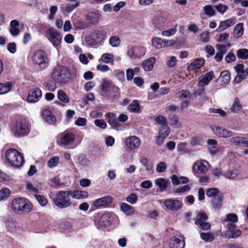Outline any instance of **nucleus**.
I'll return each mask as SVG.
<instances>
[{
  "label": "nucleus",
  "instance_id": "obj_19",
  "mask_svg": "<svg viewBox=\"0 0 248 248\" xmlns=\"http://www.w3.org/2000/svg\"><path fill=\"white\" fill-rule=\"evenodd\" d=\"M244 65L243 64H237L234 69L237 72V75L234 78V81L236 83H240L247 76L244 72Z\"/></svg>",
  "mask_w": 248,
  "mask_h": 248
},
{
  "label": "nucleus",
  "instance_id": "obj_51",
  "mask_svg": "<svg viewBox=\"0 0 248 248\" xmlns=\"http://www.w3.org/2000/svg\"><path fill=\"white\" fill-rule=\"evenodd\" d=\"M223 175L227 179H234L237 177L238 173L236 170H228Z\"/></svg>",
  "mask_w": 248,
  "mask_h": 248
},
{
  "label": "nucleus",
  "instance_id": "obj_27",
  "mask_svg": "<svg viewBox=\"0 0 248 248\" xmlns=\"http://www.w3.org/2000/svg\"><path fill=\"white\" fill-rule=\"evenodd\" d=\"M155 61L156 59L155 57H150L142 62V66L145 71H150L153 68Z\"/></svg>",
  "mask_w": 248,
  "mask_h": 248
},
{
  "label": "nucleus",
  "instance_id": "obj_49",
  "mask_svg": "<svg viewBox=\"0 0 248 248\" xmlns=\"http://www.w3.org/2000/svg\"><path fill=\"white\" fill-rule=\"evenodd\" d=\"M128 109L133 112H139L140 109V107L138 101L135 100H134L132 103L129 106Z\"/></svg>",
  "mask_w": 248,
  "mask_h": 248
},
{
  "label": "nucleus",
  "instance_id": "obj_44",
  "mask_svg": "<svg viewBox=\"0 0 248 248\" xmlns=\"http://www.w3.org/2000/svg\"><path fill=\"white\" fill-rule=\"evenodd\" d=\"M57 97L60 101L64 103H68L69 102V98L68 95L62 90L58 91L57 93Z\"/></svg>",
  "mask_w": 248,
  "mask_h": 248
},
{
  "label": "nucleus",
  "instance_id": "obj_40",
  "mask_svg": "<svg viewBox=\"0 0 248 248\" xmlns=\"http://www.w3.org/2000/svg\"><path fill=\"white\" fill-rule=\"evenodd\" d=\"M200 236L201 239L206 242H212L215 239L214 233L210 232H202Z\"/></svg>",
  "mask_w": 248,
  "mask_h": 248
},
{
  "label": "nucleus",
  "instance_id": "obj_36",
  "mask_svg": "<svg viewBox=\"0 0 248 248\" xmlns=\"http://www.w3.org/2000/svg\"><path fill=\"white\" fill-rule=\"evenodd\" d=\"M42 116L46 121L49 123L53 124L55 120L54 116L52 115L51 112L48 109H44L42 111Z\"/></svg>",
  "mask_w": 248,
  "mask_h": 248
},
{
  "label": "nucleus",
  "instance_id": "obj_22",
  "mask_svg": "<svg viewBox=\"0 0 248 248\" xmlns=\"http://www.w3.org/2000/svg\"><path fill=\"white\" fill-rule=\"evenodd\" d=\"M184 240L183 237H172L170 240V248H184L185 247Z\"/></svg>",
  "mask_w": 248,
  "mask_h": 248
},
{
  "label": "nucleus",
  "instance_id": "obj_38",
  "mask_svg": "<svg viewBox=\"0 0 248 248\" xmlns=\"http://www.w3.org/2000/svg\"><path fill=\"white\" fill-rule=\"evenodd\" d=\"M12 84L10 82L0 83V94L9 93L12 89Z\"/></svg>",
  "mask_w": 248,
  "mask_h": 248
},
{
  "label": "nucleus",
  "instance_id": "obj_57",
  "mask_svg": "<svg viewBox=\"0 0 248 248\" xmlns=\"http://www.w3.org/2000/svg\"><path fill=\"white\" fill-rule=\"evenodd\" d=\"M231 46L230 43H228L227 45H219L218 44L216 46V48L218 50V52L222 53V54H225L228 50V48Z\"/></svg>",
  "mask_w": 248,
  "mask_h": 248
},
{
  "label": "nucleus",
  "instance_id": "obj_55",
  "mask_svg": "<svg viewBox=\"0 0 248 248\" xmlns=\"http://www.w3.org/2000/svg\"><path fill=\"white\" fill-rule=\"evenodd\" d=\"M155 121L158 124L161 125L160 128H162L163 127H166L168 128H170L167 125V119L162 115H159L155 118Z\"/></svg>",
  "mask_w": 248,
  "mask_h": 248
},
{
  "label": "nucleus",
  "instance_id": "obj_25",
  "mask_svg": "<svg viewBox=\"0 0 248 248\" xmlns=\"http://www.w3.org/2000/svg\"><path fill=\"white\" fill-rule=\"evenodd\" d=\"M80 5V2L79 1H77L74 4L69 3L62 5L61 10L63 14H70L75 9L79 7Z\"/></svg>",
  "mask_w": 248,
  "mask_h": 248
},
{
  "label": "nucleus",
  "instance_id": "obj_8",
  "mask_svg": "<svg viewBox=\"0 0 248 248\" xmlns=\"http://www.w3.org/2000/svg\"><path fill=\"white\" fill-rule=\"evenodd\" d=\"M13 131L16 136H23L29 132L28 124L24 120L17 121Z\"/></svg>",
  "mask_w": 248,
  "mask_h": 248
},
{
  "label": "nucleus",
  "instance_id": "obj_15",
  "mask_svg": "<svg viewBox=\"0 0 248 248\" xmlns=\"http://www.w3.org/2000/svg\"><path fill=\"white\" fill-rule=\"evenodd\" d=\"M125 144L130 149L135 150L140 146V139L136 136H130L126 139Z\"/></svg>",
  "mask_w": 248,
  "mask_h": 248
},
{
  "label": "nucleus",
  "instance_id": "obj_61",
  "mask_svg": "<svg viewBox=\"0 0 248 248\" xmlns=\"http://www.w3.org/2000/svg\"><path fill=\"white\" fill-rule=\"evenodd\" d=\"M190 189V187L188 185H185L181 187L176 188L174 192L179 194H182L185 192L188 191Z\"/></svg>",
  "mask_w": 248,
  "mask_h": 248
},
{
  "label": "nucleus",
  "instance_id": "obj_23",
  "mask_svg": "<svg viewBox=\"0 0 248 248\" xmlns=\"http://www.w3.org/2000/svg\"><path fill=\"white\" fill-rule=\"evenodd\" d=\"M108 122L111 126L117 130H121V125L116 120V115L112 112L107 114Z\"/></svg>",
  "mask_w": 248,
  "mask_h": 248
},
{
  "label": "nucleus",
  "instance_id": "obj_18",
  "mask_svg": "<svg viewBox=\"0 0 248 248\" xmlns=\"http://www.w3.org/2000/svg\"><path fill=\"white\" fill-rule=\"evenodd\" d=\"M170 129L166 127H163L159 128L158 135L156 137V143L158 145H162L166 138L170 134Z\"/></svg>",
  "mask_w": 248,
  "mask_h": 248
},
{
  "label": "nucleus",
  "instance_id": "obj_12",
  "mask_svg": "<svg viewBox=\"0 0 248 248\" xmlns=\"http://www.w3.org/2000/svg\"><path fill=\"white\" fill-rule=\"evenodd\" d=\"M211 128L214 133L219 137L228 138L232 136V132L218 126H212Z\"/></svg>",
  "mask_w": 248,
  "mask_h": 248
},
{
  "label": "nucleus",
  "instance_id": "obj_21",
  "mask_svg": "<svg viewBox=\"0 0 248 248\" xmlns=\"http://www.w3.org/2000/svg\"><path fill=\"white\" fill-rule=\"evenodd\" d=\"M112 219L111 213H106L102 215L98 220V225L100 227L103 228L108 226Z\"/></svg>",
  "mask_w": 248,
  "mask_h": 248
},
{
  "label": "nucleus",
  "instance_id": "obj_45",
  "mask_svg": "<svg viewBox=\"0 0 248 248\" xmlns=\"http://www.w3.org/2000/svg\"><path fill=\"white\" fill-rule=\"evenodd\" d=\"M221 194L219 193V190L217 188H208L206 191V195L209 198L212 199L218 195H220Z\"/></svg>",
  "mask_w": 248,
  "mask_h": 248
},
{
  "label": "nucleus",
  "instance_id": "obj_32",
  "mask_svg": "<svg viewBox=\"0 0 248 248\" xmlns=\"http://www.w3.org/2000/svg\"><path fill=\"white\" fill-rule=\"evenodd\" d=\"M223 196L222 194L215 197L211 200V203L213 207L215 209H219L223 204Z\"/></svg>",
  "mask_w": 248,
  "mask_h": 248
},
{
  "label": "nucleus",
  "instance_id": "obj_4",
  "mask_svg": "<svg viewBox=\"0 0 248 248\" xmlns=\"http://www.w3.org/2000/svg\"><path fill=\"white\" fill-rule=\"evenodd\" d=\"M71 190L60 191L56 195L53 200L54 203L60 208H66L72 204L70 197H71Z\"/></svg>",
  "mask_w": 248,
  "mask_h": 248
},
{
  "label": "nucleus",
  "instance_id": "obj_47",
  "mask_svg": "<svg viewBox=\"0 0 248 248\" xmlns=\"http://www.w3.org/2000/svg\"><path fill=\"white\" fill-rule=\"evenodd\" d=\"M7 230L10 232H15L16 230V225L15 221L13 220H8L5 224Z\"/></svg>",
  "mask_w": 248,
  "mask_h": 248
},
{
  "label": "nucleus",
  "instance_id": "obj_41",
  "mask_svg": "<svg viewBox=\"0 0 248 248\" xmlns=\"http://www.w3.org/2000/svg\"><path fill=\"white\" fill-rule=\"evenodd\" d=\"M220 78L223 84H227L231 80V75L228 70H225L221 73Z\"/></svg>",
  "mask_w": 248,
  "mask_h": 248
},
{
  "label": "nucleus",
  "instance_id": "obj_59",
  "mask_svg": "<svg viewBox=\"0 0 248 248\" xmlns=\"http://www.w3.org/2000/svg\"><path fill=\"white\" fill-rule=\"evenodd\" d=\"M243 140H244V137H236L232 138L230 139V142L234 145L241 147Z\"/></svg>",
  "mask_w": 248,
  "mask_h": 248
},
{
  "label": "nucleus",
  "instance_id": "obj_24",
  "mask_svg": "<svg viewBox=\"0 0 248 248\" xmlns=\"http://www.w3.org/2000/svg\"><path fill=\"white\" fill-rule=\"evenodd\" d=\"M75 139V135L70 132L64 133L61 139L60 145H69L72 143Z\"/></svg>",
  "mask_w": 248,
  "mask_h": 248
},
{
  "label": "nucleus",
  "instance_id": "obj_50",
  "mask_svg": "<svg viewBox=\"0 0 248 248\" xmlns=\"http://www.w3.org/2000/svg\"><path fill=\"white\" fill-rule=\"evenodd\" d=\"M60 158L58 156H54L49 159L47 162V166L50 168L57 166L59 162Z\"/></svg>",
  "mask_w": 248,
  "mask_h": 248
},
{
  "label": "nucleus",
  "instance_id": "obj_29",
  "mask_svg": "<svg viewBox=\"0 0 248 248\" xmlns=\"http://www.w3.org/2000/svg\"><path fill=\"white\" fill-rule=\"evenodd\" d=\"M120 209L127 216H131L135 212L134 207L125 203H121Z\"/></svg>",
  "mask_w": 248,
  "mask_h": 248
},
{
  "label": "nucleus",
  "instance_id": "obj_1",
  "mask_svg": "<svg viewBox=\"0 0 248 248\" xmlns=\"http://www.w3.org/2000/svg\"><path fill=\"white\" fill-rule=\"evenodd\" d=\"M11 209L14 213L17 214L28 213L32 210L33 205L27 198H16L12 202Z\"/></svg>",
  "mask_w": 248,
  "mask_h": 248
},
{
  "label": "nucleus",
  "instance_id": "obj_64",
  "mask_svg": "<svg viewBox=\"0 0 248 248\" xmlns=\"http://www.w3.org/2000/svg\"><path fill=\"white\" fill-rule=\"evenodd\" d=\"M96 126L101 129H105L107 127V123L103 119H96L94 121Z\"/></svg>",
  "mask_w": 248,
  "mask_h": 248
},
{
  "label": "nucleus",
  "instance_id": "obj_34",
  "mask_svg": "<svg viewBox=\"0 0 248 248\" xmlns=\"http://www.w3.org/2000/svg\"><path fill=\"white\" fill-rule=\"evenodd\" d=\"M242 109V106L238 98H235L231 107V110L235 113L240 112Z\"/></svg>",
  "mask_w": 248,
  "mask_h": 248
},
{
  "label": "nucleus",
  "instance_id": "obj_16",
  "mask_svg": "<svg viewBox=\"0 0 248 248\" xmlns=\"http://www.w3.org/2000/svg\"><path fill=\"white\" fill-rule=\"evenodd\" d=\"M209 163L205 160L198 161L193 165V169L200 173H205L208 170Z\"/></svg>",
  "mask_w": 248,
  "mask_h": 248
},
{
  "label": "nucleus",
  "instance_id": "obj_28",
  "mask_svg": "<svg viewBox=\"0 0 248 248\" xmlns=\"http://www.w3.org/2000/svg\"><path fill=\"white\" fill-rule=\"evenodd\" d=\"M205 60L203 58L197 59L194 60L188 66V70L192 71L195 69H200L203 66Z\"/></svg>",
  "mask_w": 248,
  "mask_h": 248
},
{
  "label": "nucleus",
  "instance_id": "obj_62",
  "mask_svg": "<svg viewBox=\"0 0 248 248\" xmlns=\"http://www.w3.org/2000/svg\"><path fill=\"white\" fill-rule=\"evenodd\" d=\"M78 161L79 163L83 166H88L90 163L89 161L87 159L85 156L83 155H80L79 156Z\"/></svg>",
  "mask_w": 248,
  "mask_h": 248
},
{
  "label": "nucleus",
  "instance_id": "obj_31",
  "mask_svg": "<svg viewBox=\"0 0 248 248\" xmlns=\"http://www.w3.org/2000/svg\"><path fill=\"white\" fill-rule=\"evenodd\" d=\"M70 195L72 198L79 200L88 197V193L85 191L74 190L71 191V194Z\"/></svg>",
  "mask_w": 248,
  "mask_h": 248
},
{
  "label": "nucleus",
  "instance_id": "obj_43",
  "mask_svg": "<svg viewBox=\"0 0 248 248\" xmlns=\"http://www.w3.org/2000/svg\"><path fill=\"white\" fill-rule=\"evenodd\" d=\"M109 44L113 47H117L121 44V39L117 36H113L110 37L109 39Z\"/></svg>",
  "mask_w": 248,
  "mask_h": 248
},
{
  "label": "nucleus",
  "instance_id": "obj_56",
  "mask_svg": "<svg viewBox=\"0 0 248 248\" xmlns=\"http://www.w3.org/2000/svg\"><path fill=\"white\" fill-rule=\"evenodd\" d=\"M152 45L157 49L163 47L162 39L158 37H154L152 40Z\"/></svg>",
  "mask_w": 248,
  "mask_h": 248
},
{
  "label": "nucleus",
  "instance_id": "obj_2",
  "mask_svg": "<svg viewBox=\"0 0 248 248\" xmlns=\"http://www.w3.org/2000/svg\"><path fill=\"white\" fill-rule=\"evenodd\" d=\"M51 76L52 78L56 82L66 83L69 81L71 74L67 67L57 65L53 69Z\"/></svg>",
  "mask_w": 248,
  "mask_h": 248
},
{
  "label": "nucleus",
  "instance_id": "obj_9",
  "mask_svg": "<svg viewBox=\"0 0 248 248\" xmlns=\"http://www.w3.org/2000/svg\"><path fill=\"white\" fill-rule=\"evenodd\" d=\"M46 33L48 40L54 46L56 47L60 44L62 36L57 30L53 28H49L46 31Z\"/></svg>",
  "mask_w": 248,
  "mask_h": 248
},
{
  "label": "nucleus",
  "instance_id": "obj_58",
  "mask_svg": "<svg viewBox=\"0 0 248 248\" xmlns=\"http://www.w3.org/2000/svg\"><path fill=\"white\" fill-rule=\"evenodd\" d=\"M10 195V190L7 188H5L0 190V200H5L7 199Z\"/></svg>",
  "mask_w": 248,
  "mask_h": 248
},
{
  "label": "nucleus",
  "instance_id": "obj_39",
  "mask_svg": "<svg viewBox=\"0 0 248 248\" xmlns=\"http://www.w3.org/2000/svg\"><path fill=\"white\" fill-rule=\"evenodd\" d=\"M207 217L205 213H199L197 215L195 223L197 226H200V223H204L206 222Z\"/></svg>",
  "mask_w": 248,
  "mask_h": 248
},
{
  "label": "nucleus",
  "instance_id": "obj_20",
  "mask_svg": "<svg viewBox=\"0 0 248 248\" xmlns=\"http://www.w3.org/2000/svg\"><path fill=\"white\" fill-rule=\"evenodd\" d=\"M236 22V19L235 18H231L222 21L220 22L219 25L217 29V32H221L231 26L234 25Z\"/></svg>",
  "mask_w": 248,
  "mask_h": 248
},
{
  "label": "nucleus",
  "instance_id": "obj_14",
  "mask_svg": "<svg viewBox=\"0 0 248 248\" xmlns=\"http://www.w3.org/2000/svg\"><path fill=\"white\" fill-rule=\"evenodd\" d=\"M169 16V14L167 13H161L155 16L154 18V23L155 26L160 28L167 22L168 18Z\"/></svg>",
  "mask_w": 248,
  "mask_h": 248
},
{
  "label": "nucleus",
  "instance_id": "obj_13",
  "mask_svg": "<svg viewBox=\"0 0 248 248\" xmlns=\"http://www.w3.org/2000/svg\"><path fill=\"white\" fill-rule=\"evenodd\" d=\"M112 202L111 197L108 196L95 200L93 203L97 209L102 208L109 205Z\"/></svg>",
  "mask_w": 248,
  "mask_h": 248
},
{
  "label": "nucleus",
  "instance_id": "obj_33",
  "mask_svg": "<svg viewBox=\"0 0 248 248\" xmlns=\"http://www.w3.org/2000/svg\"><path fill=\"white\" fill-rule=\"evenodd\" d=\"M100 17V14L98 12H91L87 16L88 20L91 23H96Z\"/></svg>",
  "mask_w": 248,
  "mask_h": 248
},
{
  "label": "nucleus",
  "instance_id": "obj_54",
  "mask_svg": "<svg viewBox=\"0 0 248 248\" xmlns=\"http://www.w3.org/2000/svg\"><path fill=\"white\" fill-rule=\"evenodd\" d=\"M203 11L205 15L212 16L216 14L214 7L210 5H207L203 7Z\"/></svg>",
  "mask_w": 248,
  "mask_h": 248
},
{
  "label": "nucleus",
  "instance_id": "obj_42",
  "mask_svg": "<svg viewBox=\"0 0 248 248\" xmlns=\"http://www.w3.org/2000/svg\"><path fill=\"white\" fill-rule=\"evenodd\" d=\"M99 61L105 63L113 62L114 56L111 53H104L102 55Z\"/></svg>",
  "mask_w": 248,
  "mask_h": 248
},
{
  "label": "nucleus",
  "instance_id": "obj_48",
  "mask_svg": "<svg viewBox=\"0 0 248 248\" xmlns=\"http://www.w3.org/2000/svg\"><path fill=\"white\" fill-rule=\"evenodd\" d=\"M177 24H176L173 28L161 32V35L165 37H170L173 35L177 31Z\"/></svg>",
  "mask_w": 248,
  "mask_h": 248
},
{
  "label": "nucleus",
  "instance_id": "obj_37",
  "mask_svg": "<svg viewBox=\"0 0 248 248\" xmlns=\"http://www.w3.org/2000/svg\"><path fill=\"white\" fill-rule=\"evenodd\" d=\"M155 185L158 186L161 191L166 190L168 185V181L166 179L162 178L156 179L155 181Z\"/></svg>",
  "mask_w": 248,
  "mask_h": 248
},
{
  "label": "nucleus",
  "instance_id": "obj_35",
  "mask_svg": "<svg viewBox=\"0 0 248 248\" xmlns=\"http://www.w3.org/2000/svg\"><path fill=\"white\" fill-rule=\"evenodd\" d=\"M244 33L243 24L239 23L236 24L233 29V34L235 38H238Z\"/></svg>",
  "mask_w": 248,
  "mask_h": 248
},
{
  "label": "nucleus",
  "instance_id": "obj_17",
  "mask_svg": "<svg viewBox=\"0 0 248 248\" xmlns=\"http://www.w3.org/2000/svg\"><path fill=\"white\" fill-rule=\"evenodd\" d=\"M42 96V91L39 88H34L31 90L27 97L29 102L34 103L37 102Z\"/></svg>",
  "mask_w": 248,
  "mask_h": 248
},
{
  "label": "nucleus",
  "instance_id": "obj_52",
  "mask_svg": "<svg viewBox=\"0 0 248 248\" xmlns=\"http://www.w3.org/2000/svg\"><path fill=\"white\" fill-rule=\"evenodd\" d=\"M238 58L246 60L248 59V49L246 48L239 49L237 51Z\"/></svg>",
  "mask_w": 248,
  "mask_h": 248
},
{
  "label": "nucleus",
  "instance_id": "obj_26",
  "mask_svg": "<svg viewBox=\"0 0 248 248\" xmlns=\"http://www.w3.org/2000/svg\"><path fill=\"white\" fill-rule=\"evenodd\" d=\"M214 77V74L213 71H210L208 73H207L202 79H200L198 84V86L201 87L207 86L213 79Z\"/></svg>",
  "mask_w": 248,
  "mask_h": 248
},
{
  "label": "nucleus",
  "instance_id": "obj_30",
  "mask_svg": "<svg viewBox=\"0 0 248 248\" xmlns=\"http://www.w3.org/2000/svg\"><path fill=\"white\" fill-rule=\"evenodd\" d=\"M171 179L172 183L174 185H178L180 184H186L188 182V179L186 177L180 176L178 177L176 175H173Z\"/></svg>",
  "mask_w": 248,
  "mask_h": 248
},
{
  "label": "nucleus",
  "instance_id": "obj_6",
  "mask_svg": "<svg viewBox=\"0 0 248 248\" xmlns=\"http://www.w3.org/2000/svg\"><path fill=\"white\" fill-rule=\"evenodd\" d=\"M106 38V33L101 30H95L91 35L85 37V42L90 46H94L102 44Z\"/></svg>",
  "mask_w": 248,
  "mask_h": 248
},
{
  "label": "nucleus",
  "instance_id": "obj_11",
  "mask_svg": "<svg viewBox=\"0 0 248 248\" xmlns=\"http://www.w3.org/2000/svg\"><path fill=\"white\" fill-rule=\"evenodd\" d=\"M145 49L143 47H128L127 55L132 59L139 58L144 55Z\"/></svg>",
  "mask_w": 248,
  "mask_h": 248
},
{
  "label": "nucleus",
  "instance_id": "obj_60",
  "mask_svg": "<svg viewBox=\"0 0 248 248\" xmlns=\"http://www.w3.org/2000/svg\"><path fill=\"white\" fill-rule=\"evenodd\" d=\"M140 162L146 167L147 170H150L152 167L148 160L145 157L142 156L140 158Z\"/></svg>",
  "mask_w": 248,
  "mask_h": 248
},
{
  "label": "nucleus",
  "instance_id": "obj_3",
  "mask_svg": "<svg viewBox=\"0 0 248 248\" xmlns=\"http://www.w3.org/2000/svg\"><path fill=\"white\" fill-rule=\"evenodd\" d=\"M5 156L8 162L14 167L18 168L24 164L23 156L16 149L11 148L7 150Z\"/></svg>",
  "mask_w": 248,
  "mask_h": 248
},
{
  "label": "nucleus",
  "instance_id": "obj_63",
  "mask_svg": "<svg viewBox=\"0 0 248 248\" xmlns=\"http://www.w3.org/2000/svg\"><path fill=\"white\" fill-rule=\"evenodd\" d=\"M241 233L242 232L240 230L234 229L232 230L230 233L228 234V238H235L240 236Z\"/></svg>",
  "mask_w": 248,
  "mask_h": 248
},
{
  "label": "nucleus",
  "instance_id": "obj_5",
  "mask_svg": "<svg viewBox=\"0 0 248 248\" xmlns=\"http://www.w3.org/2000/svg\"><path fill=\"white\" fill-rule=\"evenodd\" d=\"M102 94L108 99H113L116 97L119 91V88L112 82L104 79L100 86Z\"/></svg>",
  "mask_w": 248,
  "mask_h": 248
},
{
  "label": "nucleus",
  "instance_id": "obj_53",
  "mask_svg": "<svg viewBox=\"0 0 248 248\" xmlns=\"http://www.w3.org/2000/svg\"><path fill=\"white\" fill-rule=\"evenodd\" d=\"M34 196L41 206H45L47 204V200L44 196L35 194Z\"/></svg>",
  "mask_w": 248,
  "mask_h": 248
},
{
  "label": "nucleus",
  "instance_id": "obj_7",
  "mask_svg": "<svg viewBox=\"0 0 248 248\" xmlns=\"http://www.w3.org/2000/svg\"><path fill=\"white\" fill-rule=\"evenodd\" d=\"M32 61L41 69H45L48 66L49 60L46 53L43 50L36 51L32 57Z\"/></svg>",
  "mask_w": 248,
  "mask_h": 248
},
{
  "label": "nucleus",
  "instance_id": "obj_46",
  "mask_svg": "<svg viewBox=\"0 0 248 248\" xmlns=\"http://www.w3.org/2000/svg\"><path fill=\"white\" fill-rule=\"evenodd\" d=\"M169 119L171 121L170 124L174 127L180 128L182 127L181 123L179 122L178 117L175 115H170Z\"/></svg>",
  "mask_w": 248,
  "mask_h": 248
},
{
  "label": "nucleus",
  "instance_id": "obj_10",
  "mask_svg": "<svg viewBox=\"0 0 248 248\" xmlns=\"http://www.w3.org/2000/svg\"><path fill=\"white\" fill-rule=\"evenodd\" d=\"M163 203L166 209L171 211H178L183 206L182 202L176 199H165Z\"/></svg>",
  "mask_w": 248,
  "mask_h": 248
}]
</instances>
